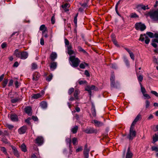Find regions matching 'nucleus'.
<instances>
[{"mask_svg":"<svg viewBox=\"0 0 158 158\" xmlns=\"http://www.w3.org/2000/svg\"><path fill=\"white\" fill-rule=\"evenodd\" d=\"M72 46L71 45H69L67 47L68 50V53L69 55H71L74 53V52L72 50Z\"/></svg>","mask_w":158,"mask_h":158,"instance_id":"2eb2a0df","label":"nucleus"},{"mask_svg":"<svg viewBox=\"0 0 158 158\" xmlns=\"http://www.w3.org/2000/svg\"><path fill=\"white\" fill-rule=\"evenodd\" d=\"M7 126L10 129H11L14 127L13 125L10 124H7Z\"/></svg>","mask_w":158,"mask_h":158,"instance_id":"0e129e2a","label":"nucleus"},{"mask_svg":"<svg viewBox=\"0 0 158 158\" xmlns=\"http://www.w3.org/2000/svg\"><path fill=\"white\" fill-rule=\"evenodd\" d=\"M19 100L17 98H14L11 99V102L12 103H15L18 101Z\"/></svg>","mask_w":158,"mask_h":158,"instance_id":"bf43d9fd","label":"nucleus"},{"mask_svg":"<svg viewBox=\"0 0 158 158\" xmlns=\"http://www.w3.org/2000/svg\"><path fill=\"white\" fill-rule=\"evenodd\" d=\"M131 58L133 60H135V56L132 52H131L129 54Z\"/></svg>","mask_w":158,"mask_h":158,"instance_id":"3c124183","label":"nucleus"},{"mask_svg":"<svg viewBox=\"0 0 158 158\" xmlns=\"http://www.w3.org/2000/svg\"><path fill=\"white\" fill-rule=\"evenodd\" d=\"M124 61L127 66H129V62L126 56L123 57Z\"/></svg>","mask_w":158,"mask_h":158,"instance_id":"ea45409f","label":"nucleus"},{"mask_svg":"<svg viewBox=\"0 0 158 158\" xmlns=\"http://www.w3.org/2000/svg\"><path fill=\"white\" fill-rule=\"evenodd\" d=\"M57 54L56 53L52 52L50 55V58L52 60H54L57 57Z\"/></svg>","mask_w":158,"mask_h":158,"instance_id":"4be33fe9","label":"nucleus"},{"mask_svg":"<svg viewBox=\"0 0 158 158\" xmlns=\"http://www.w3.org/2000/svg\"><path fill=\"white\" fill-rule=\"evenodd\" d=\"M133 154L130 150V148L128 147L126 154V158H131Z\"/></svg>","mask_w":158,"mask_h":158,"instance_id":"4468645a","label":"nucleus"},{"mask_svg":"<svg viewBox=\"0 0 158 158\" xmlns=\"http://www.w3.org/2000/svg\"><path fill=\"white\" fill-rule=\"evenodd\" d=\"M35 143L39 146L42 145L44 143V139L42 136H38L35 139Z\"/></svg>","mask_w":158,"mask_h":158,"instance_id":"6e6552de","label":"nucleus"},{"mask_svg":"<svg viewBox=\"0 0 158 158\" xmlns=\"http://www.w3.org/2000/svg\"><path fill=\"white\" fill-rule=\"evenodd\" d=\"M140 86L141 87V92H142L143 94H145V93L146 92V90L144 88L143 86L141 83H140Z\"/></svg>","mask_w":158,"mask_h":158,"instance_id":"473e14b6","label":"nucleus"},{"mask_svg":"<svg viewBox=\"0 0 158 158\" xmlns=\"http://www.w3.org/2000/svg\"><path fill=\"white\" fill-rule=\"evenodd\" d=\"M111 67L113 69H116L117 68V66L115 64H112Z\"/></svg>","mask_w":158,"mask_h":158,"instance_id":"774afa93","label":"nucleus"},{"mask_svg":"<svg viewBox=\"0 0 158 158\" xmlns=\"http://www.w3.org/2000/svg\"><path fill=\"white\" fill-rule=\"evenodd\" d=\"M80 92V91L78 89H76L75 90L73 95L75 99H78L79 97L78 95L79 94Z\"/></svg>","mask_w":158,"mask_h":158,"instance_id":"412c9836","label":"nucleus"},{"mask_svg":"<svg viewBox=\"0 0 158 158\" xmlns=\"http://www.w3.org/2000/svg\"><path fill=\"white\" fill-rule=\"evenodd\" d=\"M153 143H154L157 141H158V132L157 134H155V135L153 137Z\"/></svg>","mask_w":158,"mask_h":158,"instance_id":"c756f323","label":"nucleus"},{"mask_svg":"<svg viewBox=\"0 0 158 158\" xmlns=\"http://www.w3.org/2000/svg\"><path fill=\"white\" fill-rule=\"evenodd\" d=\"M84 131L87 134H90L93 133H97L98 132V130L97 129H94L92 127L87 128Z\"/></svg>","mask_w":158,"mask_h":158,"instance_id":"0eeeda50","label":"nucleus"},{"mask_svg":"<svg viewBox=\"0 0 158 158\" xmlns=\"http://www.w3.org/2000/svg\"><path fill=\"white\" fill-rule=\"evenodd\" d=\"M85 74L87 77H89L90 76L88 70H86L85 71Z\"/></svg>","mask_w":158,"mask_h":158,"instance_id":"69168bd1","label":"nucleus"},{"mask_svg":"<svg viewBox=\"0 0 158 158\" xmlns=\"http://www.w3.org/2000/svg\"><path fill=\"white\" fill-rule=\"evenodd\" d=\"M78 50L79 52H82L84 53H86V51L83 49L81 46H79L78 47Z\"/></svg>","mask_w":158,"mask_h":158,"instance_id":"37998d69","label":"nucleus"},{"mask_svg":"<svg viewBox=\"0 0 158 158\" xmlns=\"http://www.w3.org/2000/svg\"><path fill=\"white\" fill-rule=\"evenodd\" d=\"M40 76V74L38 73H35L33 75V80L34 81H37Z\"/></svg>","mask_w":158,"mask_h":158,"instance_id":"a211bd4d","label":"nucleus"},{"mask_svg":"<svg viewBox=\"0 0 158 158\" xmlns=\"http://www.w3.org/2000/svg\"><path fill=\"white\" fill-rule=\"evenodd\" d=\"M0 150L4 153L5 154L7 155V154L6 150L4 147H1Z\"/></svg>","mask_w":158,"mask_h":158,"instance_id":"c9c22d12","label":"nucleus"},{"mask_svg":"<svg viewBox=\"0 0 158 158\" xmlns=\"http://www.w3.org/2000/svg\"><path fill=\"white\" fill-rule=\"evenodd\" d=\"M138 7L139 8H141L144 10H145L146 9H148L149 8L148 7V6H144L143 5H139L138 6Z\"/></svg>","mask_w":158,"mask_h":158,"instance_id":"5701e85b","label":"nucleus"},{"mask_svg":"<svg viewBox=\"0 0 158 158\" xmlns=\"http://www.w3.org/2000/svg\"><path fill=\"white\" fill-rule=\"evenodd\" d=\"M152 151L158 152V147L157 146L152 147Z\"/></svg>","mask_w":158,"mask_h":158,"instance_id":"de8ad7c7","label":"nucleus"},{"mask_svg":"<svg viewBox=\"0 0 158 158\" xmlns=\"http://www.w3.org/2000/svg\"><path fill=\"white\" fill-rule=\"evenodd\" d=\"M138 16L135 13H131V15L130 17L131 18H134L138 17Z\"/></svg>","mask_w":158,"mask_h":158,"instance_id":"09e8293b","label":"nucleus"},{"mask_svg":"<svg viewBox=\"0 0 158 158\" xmlns=\"http://www.w3.org/2000/svg\"><path fill=\"white\" fill-rule=\"evenodd\" d=\"M74 89L73 88H71L69 90L68 94L69 95H71L73 92L74 91Z\"/></svg>","mask_w":158,"mask_h":158,"instance_id":"a18cd8bd","label":"nucleus"},{"mask_svg":"<svg viewBox=\"0 0 158 158\" xmlns=\"http://www.w3.org/2000/svg\"><path fill=\"white\" fill-rule=\"evenodd\" d=\"M8 82V80L7 79H5L3 82L2 85L3 87H5L7 85Z\"/></svg>","mask_w":158,"mask_h":158,"instance_id":"a19ab883","label":"nucleus"},{"mask_svg":"<svg viewBox=\"0 0 158 158\" xmlns=\"http://www.w3.org/2000/svg\"><path fill=\"white\" fill-rule=\"evenodd\" d=\"M148 14L153 21L158 22V9L150 12Z\"/></svg>","mask_w":158,"mask_h":158,"instance_id":"f03ea898","label":"nucleus"},{"mask_svg":"<svg viewBox=\"0 0 158 158\" xmlns=\"http://www.w3.org/2000/svg\"><path fill=\"white\" fill-rule=\"evenodd\" d=\"M146 108H148L150 106V102L148 100H146Z\"/></svg>","mask_w":158,"mask_h":158,"instance_id":"603ef678","label":"nucleus"},{"mask_svg":"<svg viewBox=\"0 0 158 158\" xmlns=\"http://www.w3.org/2000/svg\"><path fill=\"white\" fill-rule=\"evenodd\" d=\"M145 40V43L148 44L150 41V40L149 38L145 34H141L140 35L139 40H141V41H143Z\"/></svg>","mask_w":158,"mask_h":158,"instance_id":"39448f33","label":"nucleus"},{"mask_svg":"<svg viewBox=\"0 0 158 158\" xmlns=\"http://www.w3.org/2000/svg\"><path fill=\"white\" fill-rule=\"evenodd\" d=\"M42 97V95L39 93L33 94L32 96V98L34 99H37Z\"/></svg>","mask_w":158,"mask_h":158,"instance_id":"bb28decb","label":"nucleus"},{"mask_svg":"<svg viewBox=\"0 0 158 158\" xmlns=\"http://www.w3.org/2000/svg\"><path fill=\"white\" fill-rule=\"evenodd\" d=\"M78 129V127L77 126H75L74 127L72 128L71 129V131L73 134L77 133Z\"/></svg>","mask_w":158,"mask_h":158,"instance_id":"c85d7f7f","label":"nucleus"},{"mask_svg":"<svg viewBox=\"0 0 158 158\" xmlns=\"http://www.w3.org/2000/svg\"><path fill=\"white\" fill-rule=\"evenodd\" d=\"M57 66V63L56 62H52L51 63L50 68L52 70H54L55 69Z\"/></svg>","mask_w":158,"mask_h":158,"instance_id":"6ab92c4d","label":"nucleus"},{"mask_svg":"<svg viewBox=\"0 0 158 158\" xmlns=\"http://www.w3.org/2000/svg\"><path fill=\"white\" fill-rule=\"evenodd\" d=\"M40 106L43 109H45L47 107V103L44 101L40 103Z\"/></svg>","mask_w":158,"mask_h":158,"instance_id":"cd10ccee","label":"nucleus"},{"mask_svg":"<svg viewBox=\"0 0 158 158\" xmlns=\"http://www.w3.org/2000/svg\"><path fill=\"white\" fill-rule=\"evenodd\" d=\"M52 74L49 75L46 78V80L48 81H50L52 79Z\"/></svg>","mask_w":158,"mask_h":158,"instance_id":"79ce46f5","label":"nucleus"},{"mask_svg":"<svg viewBox=\"0 0 158 158\" xmlns=\"http://www.w3.org/2000/svg\"><path fill=\"white\" fill-rule=\"evenodd\" d=\"M64 43H65V44L66 45H67L68 46L69 45V42L67 39H65Z\"/></svg>","mask_w":158,"mask_h":158,"instance_id":"680f3d73","label":"nucleus"},{"mask_svg":"<svg viewBox=\"0 0 158 158\" xmlns=\"http://www.w3.org/2000/svg\"><path fill=\"white\" fill-rule=\"evenodd\" d=\"M20 147L21 150L23 151L24 152H26L27 151L26 147L24 144H22L21 145Z\"/></svg>","mask_w":158,"mask_h":158,"instance_id":"2f4dec72","label":"nucleus"},{"mask_svg":"<svg viewBox=\"0 0 158 158\" xmlns=\"http://www.w3.org/2000/svg\"><path fill=\"white\" fill-rule=\"evenodd\" d=\"M11 147L13 150V152L14 155L17 157H19V154L16 148L15 147L12 146H11Z\"/></svg>","mask_w":158,"mask_h":158,"instance_id":"f3484780","label":"nucleus"},{"mask_svg":"<svg viewBox=\"0 0 158 158\" xmlns=\"http://www.w3.org/2000/svg\"><path fill=\"white\" fill-rule=\"evenodd\" d=\"M42 35L43 37H44L45 38H47L48 37V33L47 32H46L45 30L42 31Z\"/></svg>","mask_w":158,"mask_h":158,"instance_id":"72a5a7b5","label":"nucleus"},{"mask_svg":"<svg viewBox=\"0 0 158 158\" xmlns=\"http://www.w3.org/2000/svg\"><path fill=\"white\" fill-rule=\"evenodd\" d=\"M66 142L67 144H69V147L70 146L71 141L70 138H67L66 139Z\"/></svg>","mask_w":158,"mask_h":158,"instance_id":"e433bc0d","label":"nucleus"},{"mask_svg":"<svg viewBox=\"0 0 158 158\" xmlns=\"http://www.w3.org/2000/svg\"><path fill=\"white\" fill-rule=\"evenodd\" d=\"M47 29V27L45 26L44 25H41L40 28V31H44L45 30L46 31Z\"/></svg>","mask_w":158,"mask_h":158,"instance_id":"4c0bfd02","label":"nucleus"},{"mask_svg":"<svg viewBox=\"0 0 158 158\" xmlns=\"http://www.w3.org/2000/svg\"><path fill=\"white\" fill-rule=\"evenodd\" d=\"M37 68V64L35 63H33L31 64V69L34 70L36 69Z\"/></svg>","mask_w":158,"mask_h":158,"instance_id":"58836bf2","label":"nucleus"},{"mask_svg":"<svg viewBox=\"0 0 158 158\" xmlns=\"http://www.w3.org/2000/svg\"><path fill=\"white\" fill-rule=\"evenodd\" d=\"M151 93L155 95L156 96L158 97V94L156 92L152 90L151 91Z\"/></svg>","mask_w":158,"mask_h":158,"instance_id":"864d4df0","label":"nucleus"},{"mask_svg":"<svg viewBox=\"0 0 158 158\" xmlns=\"http://www.w3.org/2000/svg\"><path fill=\"white\" fill-rule=\"evenodd\" d=\"M136 74L137 75V77L138 81H139V83H141L142 82L143 79V77L142 75H139V73H136Z\"/></svg>","mask_w":158,"mask_h":158,"instance_id":"b1692460","label":"nucleus"},{"mask_svg":"<svg viewBox=\"0 0 158 158\" xmlns=\"http://www.w3.org/2000/svg\"><path fill=\"white\" fill-rule=\"evenodd\" d=\"M51 23L52 24H54L55 23V19L54 16H53L51 19Z\"/></svg>","mask_w":158,"mask_h":158,"instance_id":"6e6d98bb","label":"nucleus"},{"mask_svg":"<svg viewBox=\"0 0 158 158\" xmlns=\"http://www.w3.org/2000/svg\"><path fill=\"white\" fill-rule=\"evenodd\" d=\"M141 114H138L135 119L134 120L135 121H136V122H138L139 120L141 119Z\"/></svg>","mask_w":158,"mask_h":158,"instance_id":"f704fd0d","label":"nucleus"},{"mask_svg":"<svg viewBox=\"0 0 158 158\" xmlns=\"http://www.w3.org/2000/svg\"><path fill=\"white\" fill-rule=\"evenodd\" d=\"M98 89L97 87H96L94 85H92L91 86L87 85L85 87V90L87 91L90 95H91V90H94L96 91Z\"/></svg>","mask_w":158,"mask_h":158,"instance_id":"423d86ee","label":"nucleus"},{"mask_svg":"<svg viewBox=\"0 0 158 158\" xmlns=\"http://www.w3.org/2000/svg\"><path fill=\"white\" fill-rule=\"evenodd\" d=\"M69 60L72 63V66L74 67H76L78 66L80 62V60L74 56H70Z\"/></svg>","mask_w":158,"mask_h":158,"instance_id":"f257e3e1","label":"nucleus"},{"mask_svg":"<svg viewBox=\"0 0 158 158\" xmlns=\"http://www.w3.org/2000/svg\"><path fill=\"white\" fill-rule=\"evenodd\" d=\"M92 123L94 124L95 126L97 127H101L104 125V124L103 123L96 120H93L92 121Z\"/></svg>","mask_w":158,"mask_h":158,"instance_id":"9b49d317","label":"nucleus"},{"mask_svg":"<svg viewBox=\"0 0 158 158\" xmlns=\"http://www.w3.org/2000/svg\"><path fill=\"white\" fill-rule=\"evenodd\" d=\"M136 122L135 121V120L133 121V122L131 124L130 129H134V126L136 124Z\"/></svg>","mask_w":158,"mask_h":158,"instance_id":"c03bdc74","label":"nucleus"},{"mask_svg":"<svg viewBox=\"0 0 158 158\" xmlns=\"http://www.w3.org/2000/svg\"><path fill=\"white\" fill-rule=\"evenodd\" d=\"M113 42L114 44L117 47H119V45H118V43H117V41H116V40H113V41H112Z\"/></svg>","mask_w":158,"mask_h":158,"instance_id":"052dcab7","label":"nucleus"},{"mask_svg":"<svg viewBox=\"0 0 158 158\" xmlns=\"http://www.w3.org/2000/svg\"><path fill=\"white\" fill-rule=\"evenodd\" d=\"M135 27L137 30H140L141 31H144L146 28V26L140 22L136 23L135 25Z\"/></svg>","mask_w":158,"mask_h":158,"instance_id":"20e7f679","label":"nucleus"},{"mask_svg":"<svg viewBox=\"0 0 158 158\" xmlns=\"http://www.w3.org/2000/svg\"><path fill=\"white\" fill-rule=\"evenodd\" d=\"M136 135V131L134 129H130L129 134L127 136L130 140H132L134 139Z\"/></svg>","mask_w":158,"mask_h":158,"instance_id":"1a4fd4ad","label":"nucleus"},{"mask_svg":"<svg viewBox=\"0 0 158 158\" xmlns=\"http://www.w3.org/2000/svg\"><path fill=\"white\" fill-rule=\"evenodd\" d=\"M87 145H86L85 146V148L84 151V154L85 157L87 158L89 157V150L87 148Z\"/></svg>","mask_w":158,"mask_h":158,"instance_id":"f8f14e48","label":"nucleus"},{"mask_svg":"<svg viewBox=\"0 0 158 158\" xmlns=\"http://www.w3.org/2000/svg\"><path fill=\"white\" fill-rule=\"evenodd\" d=\"M91 112L93 116H95L96 115L95 107L94 105H92L91 109Z\"/></svg>","mask_w":158,"mask_h":158,"instance_id":"393cba45","label":"nucleus"},{"mask_svg":"<svg viewBox=\"0 0 158 158\" xmlns=\"http://www.w3.org/2000/svg\"><path fill=\"white\" fill-rule=\"evenodd\" d=\"M153 62L154 63L157 64L158 63L157 60L155 56L153 57Z\"/></svg>","mask_w":158,"mask_h":158,"instance_id":"338daca9","label":"nucleus"},{"mask_svg":"<svg viewBox=\"0 0 158 158\" xmlns=\"http://www.w3.org/2000/svg\"><path fill=\"white\" fill-rule=\"evenodd\" d=\"M27 128L26 126H24L20 128L18 130L19 133L20 134H23L25 133Z\"/></svg>","mask_w":158,"mask_h":158,"instance_id":"9d476101","label":"nucleus"},{"mask_svg":"<svg viewBox=\"0 0 158 158\" xmlns=\"http://www.w3.org/2000/svg\"><path fill=\"white\" fill-rule=\"evenodd\" d=\"M86 81L85 80L84 81H78V83L80 85H82L86 83Z\"/></svg>","mask_w":158,"mask_h":158,"instance_id":"13d9d810","label":"nucleus"},{"mask_svg":"<svg viewBox=\"0 0 158 158\" xmlns=\"http://www.w3.org/2000/svg\"><path fill=\"white\" fill-rule=\"evenodd\" d=\"M10 118L13 121H18L17 116L15 114H12L10 115Z\"/></svg>","mask_w":158,"mask_h":158,"instance_id":"aec40b11","label":"nucleus"},{"mask_svg":"<svg viewBox=\"0 0 158 158\" xmlns=\"http://www.w3.org/2000/svg\"><path fill=\"white\" fill-rule=\"evenodd\" d=\"M25 112L28 115L32 114L31 109L30 106H27L24 108Z\"/></svg>","mask_w":158,"mask_h":158,"instance_id":"ddd939ff","label":"nucleus"},{"mask_svg":"<svg viewBox=\"0 0 158 158\" xmlns=\"http://www.w3.org/2000/svg\"><path fill=\"white\" fill-rule=\"evenodd\" d=\"M77 142V139L75 137H74L73 139V143L74 145L76 144Z\"/></svg>","mask_w":158,"mask_h":158,"instance_id":"5fc2aeb1","label":"nucleus"},{"mask_svg":"<svg viewBox=\"0 0 158 158\" xmlns=\"http://www.w3.org/2000/svg\"><path fill=\"white\" fill-rule=\"evenodd\" d=\"M82 150V148L81 147H79L78 148L76 149V152H78L80 151H81Z\"/></svg>","mask_w":158,"mask_h":158,"instance_id":"4d7b16f0","label":"nucleus"},{"mask_svg":"<svg viewBox=\"0 0 158 158\" xmlns=\"http://www.w3.org/2000/svg\"><path fill=\"white\" fill-rule=\"evenodd\" d=\"M14 54L16 57L20 58L21 52H19L18 50H16L14 52Z\"/></svg>","mask_w":158,"mask_h":158,"instance_id":"a878e982","label":"nucleus"},{"mask_svg":"<svg viewBox=\"0 0 158 158\" xmlns=\"http://www.w3.org/2000/svg\"><path fill=\"white\" fill-rule=\"evenodd\" d=\"M28 56V54L27 52H21L20 58L22 59H26Z\"/></svg>","mask_w":158,"mask_h":158,"instance_id":"dca6fc26","label":"nucleus"},{"mask_svg":"<svg viewBox=\"0 0 158 158\" xmlns=\"http://www.w3.org/2000/svg\"><path fill=\"white\" fill-rule=\"evenodd\" d=\"M88 65H89L87 63L84 62L81 64L80 65L79 67L81 69H83L85 68L86 66H88Z\"/></svg>","mask_w":158,"mask_h":158,"instance_id":"7c9ffc66","label":"nucleus"},{"mask_svg":"<svg viewBox=\"0 0 158 158\" xmlns=\"http://www.w3.org/2000/svg\"><path fill=\"white\" fill-rule=\"evenodd\" d=\"M146 34L149 36L150 38H152L153 36V34L151 32H148L146 33Z\"/></svg>","mask_w":158,"mask_h":158,"instance_id":"49530a36","label":"nucleus"},{"mask_svg":"<svg viewBox=\"0 0 158 158\" xmlns=\"http://www.w3.org/2000/svg\"><path fill=\"white\" fill-rule=\"evenodd\" d=\"M143 95L145 98V99H149L151 98L150 96L148 94H144Z\"/></svg>","mask_w":158,"mask_h":158,"instance_id":"8fccbe9b","label":"nucleus"},{"mask_svg":"<svg viewBox=\"0 0 158 158\" xmlns=\"http://www.w3.org/2000/svg\"><path fill=\"white\" fill-rule=\"evenodd\" d=\"M69 5L68 3H65L64 5H62V7L63 8H64L66 7H69Z\"/></svg>","mask_w":158,"mask_h":158,"instance_id":"e2e57ef3","label":"nucleus"},{"mask_svg":"<svg viewBox=\"0 0 158 158\" xmlns=\"http://www.w3.org/2000/svg\"><path fill=\"white\" fill-rule=\"evenodd\" d=\"M115 76L113 74H112L110 78V86L112 88H118L119 86V83L118 81L115 82Z\"/></svg>","mask_w":158,"mask_h":158,"instance_id":"7ed1b4c3","label":"nucleus"}]
</instances>
